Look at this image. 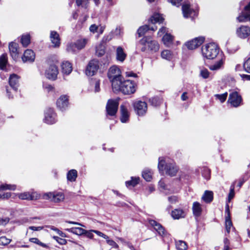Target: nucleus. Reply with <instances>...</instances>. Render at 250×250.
Masks as SVG:
<instances>
[{
    "mask_svg": "<svg viewBox=\"0 0 250 250\" xmlns=\"http://www.w3.org/2000/svg\"><path fill=\"white\" fill-rule=\"evenodd\" d=\"M107 76L112 83V88L120 89L121 87L118 85V82L121 83V79L123 77L120 69L116 65L111 66L108 69Z\"/></svg>",
    "mask_w": 250,
    "mask_h": 250,
    "instance_id": "1",
    "label": "nucleus"
},
{
    "mask_svg": "<svg viewBox=\"0 0 250 250\" xmlns=\"http://www.w3.org/2000/svg\"><path fill=\"white\" fill-rule=\"evenodd\" d=\"M202 52L204 57L208 59H213L219 52V48L214 43H209L203 46Z\"/></svg>",
    "mask_w": 250,
    "mask_h": 250,
    "instance_id": "2",
    "label": "nucleus"
},
{
    "mask_svg": "<svg viewBox=\"0 0 250 250\" xmlns=\"http://www.w3.org/2000/svg\"><path fill=\"white\" fill-rule=\"evenodd\" d=\"M140 44L147 46V49L151 52H156L159 49V44L156 41L152 40L149 36H145L139 42Z\"/></svg>",
    "mask_w": 250,
    "mask_h": 250,
    "instance_id": "3",
    "label": "nucleus"
},
{
    "mask_svg": "<svg viewBox=\"0 0 250 250\" xmlns=\"http://www.w3.org/2000/svg\"><path fill=\"white\" fill-rule=\"evenodd\" d=\"M120 98L115 100L109 99L106 105V111L108 115L113 116L115 115L118 108Z\"/></svg>",
    "mask_w": 250,
    "mask_h": 250,
    "instance_id": "4",
    "label": "nucleus"
},
{
    "mask_svg": "<svg viewBox=\"0 0 250 250\" xmlns=\"http://www.w3.org/2000/svg\"><path fill=\"white\" fill-rule=\"evenodd\" d=\"M135 112L139 116L145 115L147 109V104L145 102L138 101L134 103Z\"/></svg>",
    "mask_w": 250,
    "mask_h": 250,
    "instance_id": "5",
    "label": "nucleus"
},
{
    "mask_svg": "<svg viewBox=\"0 0 250 250\" xmlns=\"http://www.w3.org/2000/svg\"><path fill=\"white\" fill-rule=\"evenodd\" d=\"M228 102L233 107H237L240 105L242 98L237 92L234 91L229 94Z\"/></svg>",
    "mask_w": 250,
    "mask_h": 250,
    "instance_id": "6",
    "label": "nucleus"
},
{
    "mask_svg": "<svg viewBox=\"0 0 250 250\" xmlns=\"http://www.w3.org/2000/svg\"><path fill=\"white\" fill-rule=\"evenodd\" d=\"M237 20L240 22L250 21V1L245 5L244 10L237 17Z\"/></svg>",
    "mask_w": 250,
    "mask_h": 250,
    "instance_id": "7",
    "label": "nucleus"
},
{
    "mask_svg": "<svg viewBox=\"0 0 250 250\" xmlns=\"http://www.w3.org/2000/svg\"><path fill=\"white\" fill-rule=\"evenodd\" d=\"M205 38L199 37L187 42L185 45L189 50L194 49L200 46L204 42Z\"/></svg>",
    "mask_w": 250,
    "mask_h": 250,
    "instance_id": "8",
    "label": "nucleus"
},
{
    "mask_svg": "<svg viewBox=\"0 0 250 250\" xmlns=\"http://www.w3.org/2000/svg\"><path fill=\"white\" fill-rule=\"evenodd\" d=\"M99 68L98 62L92 60L90 61L85 70V74L88 76H93L97 71Z\"/></svg>",
    "mask_w": 250,
    "mask_h": 250,
    "instance_id": "9",
    "label": "nucleus"
},
{
    "mask_svg": "<svg viewBox=\"0 0 250 250\" xmlns=\"http://www.w3.org/2000/svg\"><path fill=\"white\" fill-rule=\"evenodd\" d=\"M58 74V68L56 65L54 64L50 65L45 71L46 78L52 80L56 79Z\"/></svg>",
    "mask_w": 250,
    "mask_h": 250,
    "instance_id": "10",
    "label": "nucleus"
},
{
    "mask_svg": "<svg viewBox=\"0 0 250 250\" xmlns=\"http://www.w3.org/2000/svg\"><path fill=\"white\" fill-rule=\"evenodd\" d=\"M44 122L48 124H53L56 122V114L51 108H47L45 112Z\"/></svg>",
    "mask_w": 250,
    "mask_h": 250,
    "instance_id": "11",
    "label": "nucleus"
},
{
    "mask_svg": "<svg viewBox=\"0 0 250 250\" xmlns=\"http://www.w3.org/2000/svg\"><path fill=\"white\" fill-rule=\"evenodd\" d=\"M237 36L241 39H246L250 35V27L242 25L236 30Z\"/></svg>",
    "mask_w": 250,
    "mask_h": 250,
    "instance_id": "12",
    "label": "nucleus"
},
{
    "mask_svg": "<svg viewBox=\"0 0 250 250\" xmlns=\"http://www.w3.org/2000/svg\"><path fill=\"white\" fill-rule=\"evenodd\" d=\"M148 222L149 224L154 228L155 230L157 231L160 235L162 236L165 235L166 231L165 228L161 224L152 219L149 220Z\"/></svg>",
    "mask_w": 250,
    "mask_h": 250,
    "instance_id": "13",
    "label": "nucleus"
},
{
    "mask_svg": "<svg viewBox=\"0 0 250 250\" xmlns=\"http://www.w3.org/2000/svg\"><path fill=\"white\" fill-rule=\"evenodd\" d=\"M57 107L62 111L65 110L68 104V99L66 95L61 96L57 100Z\"/></svg>",
    "mask_w": 250,
    "mask_h": 250,
    "instance_id": "14",
    "label": "nucleus"
},
{
    "mask_svg": "<svg viewBox=\"0 0 250 250\" xmlns=\"http://www.w3.org/2000/svg\"><path fill=\"white\" fill-rule=\"evenodd\" d=\"M136 83L131 80L126 79V95H130L136 91Z\"/></svg>",
    "mask_w": 250,
    "mask_h": 250,
    "instance_id": "15",
    "label": "nucleus"
},
{
    "mask_svg": "<svg viewBox=\"0 0 250 250\" xmlns=\"http://www.w3.org/2000/svg\"><path fill=\"white\" fill-rule=\"evenodd\" d=\"M19 45L15 42H11L9 44V49L10 55L14 60L18 57L19 51L18 50Z\"/></svg>",
    "mask_w": 250,
    "mask_h": 250,
    "instance_id": "16",
    "label": "nucleus"
},
{
    "mask_svg": "<svg viewBox=\"0 0 250 250\" xmlns=\"http://www.w3.org/2000/svg\"><path fill=\"white\" fill-rule=\"evenodd\" d=\"M35 58V54L34 52L31 49L26 50L23 56L22 57V60L23 62H33L34 61Z\"/></svg>",
    "mask_w": 250,
    "mask_h": 250,
    "instance_id": "17",
    "label": "nucleus"
},
{
    "mask_svg": "<svg viewBox=\"0 0 250 250\" xmlns=\"http://www.w3.org/2000/svg\"><path fill=\"white\" fill-rule=\"evenodd\" d=\"M165 169L166 170V173L170 176H175L178 171V168L175 164L173 163L167 164Z\"/></svg>",
    "mask_w": 250,
    "mask_h": 250,
    "instance_id": "18",
    "label": "nucleus"
},
{
    "mask_svg": "<svg viewBox=\"0 0 250 250\" xmlns=\"http://www.w3.org/2000/svg\"><path fill=\"white\" fill-rule=\"evenodd\" d=\"M19 77L15 74L10 75L9 79V83L10 86L15 91L18 89L19 85Z\"/></svg>",
    "mask_w": 250,
    "mask_h": 250,
    "instance_id": "19",
    "label": "nucleus"
},
{
    "mask_svg": "<svg viewBox=\"0 0 250 250\" xmlns=\"http://www.w3.org/2000/svg\"><path fill=\"white\" fill-rule=\"evenodd\" d=\"M182 10L183 16L186 18H188L193 12V10L190 8V4L188 2L182 4Z\"/></svg>",
    "mask_w": 250,
    "mask_h": 250,
    "instance_id": "20",
    "label": "nucleus"
},
{
    "mask_svg": "<svg viewBox=\"0 0 250 250\" xmlns=\"http://www.w3.org/2000/svg\"><path fill=\"white\" fill-rule=\"evenodd\" d=\"M193 214L195 217H199L202 213V208L200 204L198 202H194L192 206Z\"/></svg>",
    "mask_w": 250,
    "mask_h": 250,
    "instance_id": "21",
    "label": "nucleus"
},
{
    "mask_svg": "<svg viewBox=\"0 0 250 250\" xmlns=\"http://www.w3.org/2000/svg\"><path fill=\"white\" fill-rule=\"evenodd\" d=\"M50 39L54 47H58L60 44L59 35L56 31H51L50 33Z\"/></svg>",
    "mask_w": 250,
    "mask_h": 250,
    "instance_id": "22",
    "label": "nucleus"
},
{
    "mask_svg": "<svg viewBox=\"0 0 250 250\" xmlns=\"http://www.w3.org/2000/svg\"><path fill=\"white\" fill-rule=\"evenodd\" d=\"M164 19L161 16V15L158 13H155L152 15L148 20L149 23H151L153 24L157 22L162 23Z\"/></svg>",
    "mask_w": 250,
    "mask_h": 250,
    "instance_id": "23",
    "label": "nucleus"
},
{
    "mask_svg": "<svg viewBox=\"0 0 250 250\" xmlns=\"http://www.w3.org/2000/svg\"><path fill=\"white\" fill-rule=\"evenodd\" d=\"M62 73L67 75L69 74L72 70V64L67 61L64 62L62 63Z\"/></svg>",
    "mask_w": 250,
    "mask_h": 250,
    "instance_id": "24",
    "label": "nucleus"
},
{
    "mask_svg": "<svg viewBox=\"0 0 250 250\" xmlns=\"http://www.w3.org/2000/svg\"><path fill=\"white\" fill-rule=\"evenodd\" d=\"M18 197L21 200H33L36 199L34 193L31 194L28 192H25L18 194Z\"/></svg>",
    "mask_w": 250,
    "mask_h": 250,
    "instance_id": "25",
    "label": "nucleus"
},
{
    "mask_svg": "<svg viewBox=\"0 0 250 250\" xmlns=\"http://www.w3.org/2000/svg\"><path fill=\"white\" fill-rule=\"evenodd\" d=\"M213 192L211 191L206 190L202 197V199L204 200L206 203H209L213 198Z\"/></svg>",
    "mask_w": 250,
    "mask_h": 250,
    "instance_id": "26",
    "label": "nucleus"
},
{
    "mask_svg": "<svg viewBox=\"0 0 250 250\" xmlns=\"http://www.w3.org/2000/svg\"><path fill=\"white\" fill-rule=\"evenodd\" d=\"M171 215L174 219H179L180 218L184 217L185 214L183 209H175L172 211Z\"/></svg>",
    "mask_w": 250,
    "mask_h": 250,
    "instance_id": "27",
    "label": "nucleus"
},
{
    "mask_svg": "<svg viewBox=\"0 0 250 250\" xmlns=\"http://www.w3.org/2000/svg\"><path fill=\"white\" fill-rule=\"evenodd\" d=\"M140 179L139 177H131L130 180L126 181V187L128 188L135 187L139 184Z\"/></svg>",
    "mask_w": 250,
    "mask_h": 250,
    "instance_id": "28",
    "label": "nucleus"
},
{
    "mask_svg": "<svg viewBox=\"0 0 250 250\" xmlns=\"http://www.w3.org/2000/svg\"><path fill=\"white\" fill-rule=\"evenodd\" d=\"M149 103L153 106H159L162 103V99L158 96H155L149 99Z\"/></svg>",
    "mask_w": 250,
    "mask_h": 250,
    "instance_id": "29",
    "label": "nucleus"
},
{
    "mask_svg": "<svg viewBox=\"0 0 250 250\" xmlns=\"http://www.w3.org/2000/svg\"><path fill=\"white\" fill-rule=\"evenodd\" d=\"M116 58L119 61L123 62L125 59V54L124 53L123 48L119 46L116 50Z\"/></svg>",
    "mask_w": 250,
    "mask_h": 250,
    "instance_id": "30",
    "label": "nucleus"
},
{
    "mask_svg": "<svg viewBox=\"0 0 250 250\" xmlns=\"http://www.w3.org/2000/svg\"><path fill=\"white\" fill-rule=\"evenodd\" d=\"M66 230L72 233L73 234H75L77 235H81L83 234L84 232H85V229H84L81 228H71L70 229H67Z\"/></svg>",
    "mask_w": 250,
    "mask_h": 250,
    "instance_id": "31",
    "label": "nucleus"
},
{
    "mask_svg": "<svg viewBox=\"0 0 250 250\" xmlns=\"http://www.w3.org/2000/svg\"><path fill=\"white\" fill-rule=\"evenodd\" d=\"M161 57L164 59L170 61L173 58V54L170 50H165L162 52Z\"/></svg>",
    "mask_w": 250,
    "mask_h": 250,
    "instance_id": "32",
    "label": "nucleus"
},
{
    "mask_svg": "<svg viewBox=\"0 0 250 250\" xmlns=\"http://www.w3.org/2000/svg\"><path fill=\"white\" fill-rule=\"evenodd\" d=\"M152 173L149 169H145L142 173V177L147 182L150 181L152 179Z\"/></svg>",
    "mask_w": 250,
    "mask_h": 250,
    "instance_id": "33",
    "label": "nucleus"
},
{
    "mask_svg": "<svg viewBox=\"0 0 250 250\" xmlns=\"http://www.w3.org/2000/svg\"><path fill=\"white\" fill-rule=\"evenodd\" d=\"M87 40L85 39L77 40L76 42H74L76 45L77 49L80 50L83 48L87 43Z\"/></svg>",
    "mask_w": 250,
    "mask_h": 250,
    "instance_id": "34",
    "label": "nucleus"
},
{
    "mask_svg": "<svg viewBox=\"0 0 250 250\" xmlns=\"http://www.w3.org/2000/svg\"><path fill=\"white\" fill-rule=\"evenodd\" d=\"M77 177V171L75 169L70 170L67 175V180L71 182H74L76 180Z\"/></svg>",
    "mask_w": 250,
    "mask_h": 250,
    "instance_id": "35",
    "label": "nucleus"
},
{
    "mask_svg": "<svg viewBox=\"0 0 250 250\" xmlns=\"http://www.w3.org/2000/svg\"><path fill=\"white\" fill-rule=\"evenodd\" d=\"M21 42L23 47H27L30 43V37L28 34L21 36Z\"/></svg>",
    "mask_w": 250,
    "mask_h": 250,
    "instance_id": "36",
    "label": "nucleus"
},
{
    "mask_svg": "<svg viewBox=\"0 0 250 250\" xmlns=\"http://www.w3.org/2000/svg\"><path fill=\"white\" fill-rule=\"evenodd\" d=\"M176 247L178 250H187L188 246L186 242L179 240L176 242Z\"/></svg>",
    "mask_w": 250,
    "mask_h": 250,
    "instance_id": "37",
    "label": "nucleus"
},
{
    "mask_svg": "<svg viewBox=\"0 0 250 250\" xmlns=\"http://www.w3.org/2000/svg\"><path fill=\"white\" fill-rule=\"evenodd\" d=\"M223 64L224 61L223 59H221L214 64L209 66V68L211 70H217L223 66Z\"/></svg>",
    "mask_w": 250,
    "mask_h": 250,
    "instance_id": "38",
    "label": "nucleus"
},
{
    "mask_svg": "<svg viewBox=\"0 0 250 250\" xmlns=\"http://www.w3.org/2000/svg\"><path fill=\"white\" fill-rule=\"evenodd\" d=\"M149 30V25H145L141 26L137 30V34L139 37L144 36L145 34Z\"/></svg>",
    "mask_w": 250,
    "mask_h": 250,
    "instance_id": "39",
    "label": "nucleus"
},
{
    "mask_svg": "<svg viewBox=\"0 0 250 250\" xmlns=\"http://www.w3.org/2000/svg\"><path fill=\"white\" fill-rule=\"evenodd\" d=\"M66 50L68 52L76 53L79 50L77 49V47L74 42L68 43L66 46Z\"/></svg>",
    "mask_w": 250,
    "mask_h": 250,
    "instance_id": "40",
    "label": "nucleus"
},
{
    "mask_svg": "<svg viewBox=\"0 0 250 250\" xmlns=\"http://www.w3.org/2000/svg\"><path fill=\"white\" fill-rule=\"evenodd\" d=\"M7 63V55L2 54L0 57V69H4Z\"/></svg>",
    "mask_w": 250,
    "mask_h": 250,
    "instance_id": "41",
    "label": "nucleus"
},
{
    "mask_svg": "<svg viewBox=\"0 0 250 250\" xmlns=\"http://www.w3.org/2000/svg\"><path fill=\"white\" fill-rule=\"evenodd\" d=\"M16 189V185L10 184H2L0 186V191L5 190H15Z\"/></svg>",
    "mask_w": 250,
    "mask_h": 250,
    "instance_id": "42",
    "label": "nucleus"
},
{
    "mask_svg": "<svg viewBox=\"0 0 250 250\" xmlns=\"http://www.w3.org/2000/svg\"><path fill=\"white\" fill-rule=\"evenodd\" d=\"M173 41V37L169 34H166L163 37V41L165 44L168 45L170 44Z\"/></svg>",
    "mask_w": 250,
    "mask_h": 250,
    "instance_id": "43",
    "label": "nucleus"
},
{
    "mask_svg": "<svg viewBox=\"0 0 250 250\" xmlns=\"http://www.w3.org/2000/svg\"><path fill=\"white\" fill-rule=\"evenodd\" d=\"M202 176L207 180L210 178V170L207 167H203L201 170Z\"/></svg>",
    "mask_w": 250,
    "mask_h": 250,
    "instance_id": "44",
    "label": "nucleus"
},
{
    "mask_svg": "<svg viewBox=\"0 0 250 250\" xmlns=\"http://www.w3.org/2000/svg\"><path fill=\"white\" fill-rule=\"evenodd\" d=\"M121 83L120 82H118V85L120 86V87H121V88L119 90H116V89H114V88H112V89L114 92H117L121 91L123 94H125L124 88L125 87V80L123 77H122V78L121 79Z\"/></svg>",
    "mask_w": 250,
    "mask_h": 250,
    "instance_id": "45",
    "label": "nucleus"
},
{
    "mask_svg": "<svg viewBox=\"0 0 250 250\" xmlns=\"http://www.w3.org/2000/svg\"><path fill=\"white\" fill-rule=\"evenodd\" d=\"M167 164V163H166V162L164 160L161 158H159L158 168L160 171L163 172L164 170H165V167Z\"/></svg>",
    "mask_w": 250,
    "mask_h": 250,
    "instance_id": "46",
    "label": "nucleus"
},
{
    "mask_svg": "<svg viewBox=\"0 0 250 250\" xmlns=\"http://www.w3.org/2000/svg\"><path fill=\"white\" fill-rule=\"evenodd\" d=\"M64 196L63 194L61 193H58L54 194V197L53 199V201L54 202H60L64 199Z\"/></svg>",
    "mask_w": 250,
    "mask_h": 250,
    "instance_id": "47",
    "label": "nucleus"
},
{
    "mask_svg": "<svg viewBox=\"0 0 250 250\" xmlns=\"http://www.w3.org/2000/svg\"><path fill=\"white\" fill-rule=\"evenodd\" d=\"M12 240L6 238L5 236H1L0 237V245L5 246L8 245Z\"/></svg>",
    "mask_w": 250,
    "mask_h": 250,
    "instance_id": "48",
    "label": "nucleus"
},
{
    "mask_svg": "<svg viewBox=\"0 0 250 250\" xmlns=\"http://www.w3.org/2000/svg\"><path fill=\"white\" fill-rule=\"evenodd\" d=\"M216 99L219 100L221 103H224L228 96V93L227 92L222 94H215L214 95Z\"/></svg>",
    "mask_w": 250,
    "mask_h": 250,
    "instance_id": "49",
    "label": "nucleus"
},
{
    "mask_svg": "<svg viewBox=\"0 0 250 250\" xmlns=\"http://www.w3.org/2000/svg\"><path fill=\"white\" fill-rule=\"evenodd\" d=\"M232 226V223L231 220H225V228L227 232V233L225 234V235L227 236L229 234L230 231V228Z\"/></svg>",
    "mask_w": 250,
    "mask_h": 250,
    "instance_id": "50",
    "label": "nucleus"
},
{
    "mask_svg": "<svg viewBox=\"0 0 250 250\" xmlns=\"http://www.w3.org/2000/svg\"><path fill=\"white\" fill-rule=\"evenodd\" d=\"M243 67L245 71L250 73V57L244 62Z\"/></svg>",
    "mask_w": 250,
    "mask_h": 250,
    "instance_id": "51",
    "label": "nucleus"
},
{
    "mask_svg": "<svg viewBox=\"0 0 250 250\" xmlns=\"http://www.w3.org/2000/svg\"><path fill=\"white\" fill-rule=\"evenodd\" d=\"M29 241L32 243L37 244L43 248L48 247V246L46 244L41 242L37 238H31L29 239Z\"/></svg>",
    "mask_w": 250,
    "mask_h": 250,
    "instance_id": "52",
    "label": "nucleus"
},
{
    "mask_svg": "<svg viewBox=\"0 0 250 250\" xmlns=\"http://www.w3.org/2000/svg\"><path fill=\"white\" fill-rule=\"evenodd\" d=\"M225 213L226 214L225 216V220H231L230 218V213L229 209V206L228 204L226 205L225 207Z\"/></svg>",
    "mask_w": 250,
    "mask_h": 250,
    "instance_id": "53",
    "label": "nucleus"
},
{
    "mask_svg": "<svg viewBox=\"0 0 250 250\" xmlns=\"http://www.w3.org/2000/svg\"><path fill=\"white\" fill-rule=\"evenodd\" d=\"M182 0H167V1L171 3L173 6L179 7L181 5Z\"/></svg>",
    "mask_w": 250,
    "mask_h": 250,
    "instance_id": "54",
    "label": "nucleus"
},
{
    "mask_svg": "<svg viewBox=\"0 0 250 250\" xmlns=\"http://www.w3.org/2000/svg\"><path fill=\"white\" fill-rule=\"evenodd\" d=\"M209 72L207 69H204L201 70L200 75L204 79H207L209 77Z\"/></svg>",
    "mask_w": 250,
    "mask_h": 250,
    "instance_id": "55",
    "label": "nucleus"
},
{
    "mask_svg": "<svg viewBox=\"0 0 250 250\" xmlns=\"http://www.w3.org/2000/svg\"><path fill=\"white\" fill-rule=\"evenodd\" d=\"M234 186H231L228 195V200L230 201L234 196Z\"/></svg>",
    "mask_w": 250,
    "mask_h": 250,
    "instance_id": "56",
    "label": "nucleus"
},
{
    "mask_svg": "<svg viewBox=\"0 0 250 250\" xmlns=\"http://www.w3.org/2000/svg\"><path fill=\"white\" fill-rule=\"evenodd\" d=\"M53 238L60 244L65 245L67 243L66 240L65 239L60 238L58 236H54Z\"/></svg>",
    "mask_w": 250,
    "mask_h": 250,
    "instance_id": "57",
    "label": "nucleus"
},
{
    "mask_svg": "<svg viewBox=\"0 0 250 250\" xmlns=\"http://www.w3.org/2000/svg\"><path fill=\"white\" fill-rule=\"evenodd\" d=\"M121 110L122 113V117L121 118V121L122 123H125V108L124 105H121Z\"/></svg>",
    "mask_w": 250,
    "mask_h": 250,
    "instance_id": "58",
    "label": "nucleus"
},
{
    "mask_svg": "<svg viewBox=\"0 0 250 250\" xmlns=\"http://www.w3.org/2000/svg\"><path fill=\"white\" fill-rule=\"evenodd\" d=\"M54 193L49 192L45 193L44 195V198L46 199H50L51 201H53V199L54 197Z\"/></svg>",
    "mask_w": 250,
    "mask_h": 250,
    "instance_id": "59",
    "label": "nucleus"
},
{
    "mask_svg": "<svg viewBox=\"0 0 250 250\" xmlns=\"http://www.w3.org/2000/svg\"><path fill=\"white\" fill-rule=\"evenodd\" d=\"M10 219L8 217H5L4 218H0V225L5 226L9 222Z\"/></svg>",
    "mask_w": 250,
    "mask_h": 250,
    "instance_id": "60",
    "label": "nucleus"
},
{
    "mask_svg": "<svg viewBox=\"0 0 250 250\" xmlns=\"http://www.w3.org/2000/svg\"><path fill=\"white\" fill-rule=\"evenodd\" d=\"M89 0H76V3L78 6L82 5L85 6L87 4V2Z\"/></svg>",
    "mask_w": 250,
    "mask_h": 250,
    "instance_id": "61",
    "label": "nucleus"
},
{
    "mask_svg": "<svg viewBox=\"0 0 250 250\" xmlns=\"http://www.w3.org/2000/svg\"><path fill=\"white\" fill-rule=\"evenodd\" d=\"M94 230H85V232H84V234L88 238H89L90 239H92L93 237V232Z\"/></svg>",
    "mask_w": 250,
    "mask_h": 250,
    "instance_id": "62",
    "label": "nucleus"
},
{
    "mask_svg": "<svg viewBox=\"0 0 250 250\" xmlns=\"http://www.w3.org/2000/svg\"><path fill=\"white\" fill-rule=\"evenodd\" d=\"M168 200L169 202L172 204L176 203L178 202V197L176 196H171L168 197Z\"/></svg>",
    "mask_w": 250,
    "mask_h": 250,
    "instance_id": "63",
    "label": "nucleus"
},
{
    "mask_svg": "<svg viewBox=\"0 0 250 250\" xmlns=\"http://www.w3.org/2000/svg\"><path fill=\"white\" fill-rule=\"evenodd\" d=\"M99 28V27L98 25L94 24L91 25L89 27V30L90 32L94 33L96 32Z\"/></svg>",
    "mask_w": 250,
    "mask_h": 250,
    "instance_id": "64",
    "label": "nucleus"
}]
</instances>
